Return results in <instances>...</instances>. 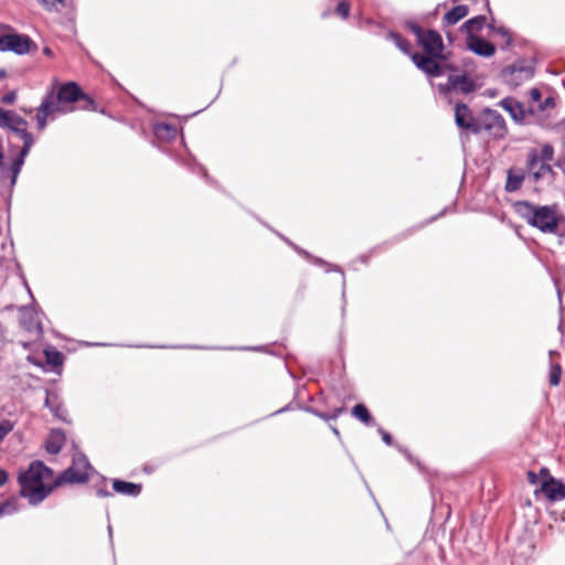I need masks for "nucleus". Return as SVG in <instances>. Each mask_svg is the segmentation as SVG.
<instances>
[{
    "instance_id": "f257e3e1",
    "label": "nucleus",
    "mask_w": 565,
    "mask_h": 565,
    "mask_svg": "<svg viewBox=\"0 0 565 565\" xmlns=\"http://www.w3.org/2000/svg\"><path fill=\"white\" fill-rule=\"evenodd\" d=\"M90 467L86 457L74 459L73 466L66 469L57 479L53 480V471L41 461H33L29 469L21 472L19 483L20 495L26 498L29 503H41L55 487L62 483H82L88 479L87 469Z\"/></svg>"
},
{
    "instance_id": "f03ea898",
    "label": "nucleus",
    "mask_w": 565,
    "mask_h": 565,
    "mask_svg": "<svg viewBox=\"0 0 565 565\" xmlns=\"http://www.w3.org/2000/svg\"><path fill=\"white\" fill-rule=\"evenodd\" d=\"M426 55L415 53L412 55L414 64L433 77L446 75L448 72L457 71V67L447 62L444 54V43L440 34L435 30H423L416 24L411 25Z\"/></svg>"
},
{
    "instance_id": "7ed1b4c3",
    "label": "nucleus",
    "mask_w": 565,
    "mask_h": 565,
    "mask_svg": "<svg viewBox=\"0 0 565 565\" xmlns=\"http://www.w3.org/2000/svg\"><path fill=\"white\" fill-rule=\"evenodd\" d=\"M514 210L529 225L543 233L555 234L558 230L556 205H535L527 201H520L514 204Z\"/></svg>"
},
{
    "instance_id": "20e7f679",
    "label": "nucleus",
    "mask_w": 565,
    "mask_h": 565,
    "mask_svg": "<svg viewBox=\"0 0 565 565\" xmlns=\"http://www.w3.org/2000/svg\"><path fill=\"white\" fill-rule=\"evenodd\" d=\"M44 99H50L52 104L57 107L58 114L71 111L73 108L68 105L81 99L85 102L82 106L83 109H94V100L86 96L74 82L61 85L57 92L52 87L45 95Z\"/></svg>"
},
{
    "instance_id": "39448f33",
    "label": "nucleus",
    "mask_w": 565,
    "mask_h": 565,
    "mask_svg": "<svg viewBox=\"0 0 565 565\" xmlns=\"http://www.w3.org/2000/svg\"><path fill=\"white\" fill-rule=\"evenodd\" d=\"M478 134L487 131L495 138H503L507 127L503 117L495 110L486 109L482 111L477 124Z\"/></svg>"
},
{
    "instance_id": "423d86ee",
    "label": "nucleus",
    "mask_w": 565,
    "mask_h": 565,
    "mask_svg": "<svg viewBox=\"0 0 565 565\" xmlns=\"http://www.w3.org/2000/svg\"><path fill=\"white\" fill-rule=\"evenodd\" d=\"M32 41L28 35L6 34L0 36V51H12L17 54H25L31 49Z\"/></svg>"
},
{
    "instance_id": "0eeeda50",
    "label": "nucleus",
    "mask_w": 565,
    "mask_h": 565,
    "mask_svg": "<svg viewBox=\"0 0 565 565\" xmlns=\"http://www.w3.org/2000/svg\"><path fill=\"white\" fill-rule=\"evenodd\" d=\"M28 127L18 126L17 128H12L11 130L14 131L23 141V146L20 152L21 158L15 159L12 163V183L15 182V179L21 170V167L23 164V158L29 153L34 139L33 136L26 130Z\"/></svg>"
},
{
    "instance_id": "6e6552de",
    "label": "nucleus",
    "mask_w": 565,
    "mask_h": 565,
    "mask_svg": "<svg viewBox=\"0 0 565 565\" xmlns=\"http://www.w3.org/2000/svg\"><path fill=\"white\" fill-rule=\"evenodd\" d=\"M20 327L32 338L38 339L42 333V326L36 312L30 308H21L19 317Z\"/></svg>"
},
{
    "instance_id": "1a4fd4ad",
    "label": "nucleus",
    "mask_w": 565,
    "mask_h": 565,
    "mask_svg": "<svg viewBox=\"0 0 565 565\" xmlns=\"http://www.w3.org/2000/svg\"><path fill=\"white\" fill-rule=\"evenodd\" d=\"M500 106L518 122H526L534 115L533 107L525 108L523 104L511 97L502 99Z\"/></svg>"
},
{
    "instance_id": "9d476101",
    "label": "nucleus",
    "mask_w": 565,
    "mask_h": 565,
    "mask_svg": "<svg viewBox=\"0 0 565 565\" xmlns=\"http://www.w3.org/2000/svg\"><path fill=\"white\" fill-rule=\"evenodd\" d=\"M455 121L456 125L461 128L471 131L472 134H478L476 120L466 104L458 103L455 107Z\"/></svg>"
},
{
    "instance_id": "9b49d317",
    "label": "nucleus",
    "mask_w": 565,
    "mask_h": 565,
    "mask_svg": "<svg viewBox=\"0 0 565 565\" xmlns=\"http://www.w3.org/2000/svg\"><path fill=\"white\" fill-rule=\"evenodd\" d=\"M540 492L544 493L550 501H555L565 498V484L554 477L548 476V479L543 480L541 488L535 490V495Z\"/></svg>"
},
{
    "instance_id": "f8f14e48",
    "label": "nucleus",
    "mask_w": 565,
    "mask_h": 565,
    "mask_svg": "<svg viewBox=\"0 0 565 565\" xmlns=\"http://www.w3.org/2000/svg\"><path fill=\"white\" fill-rule=\"evenodd\" d=\"M467 47L475 54L484 57H490L495 52V47L491 42L475 34L467 36Z\"/></svg>"
},
{
    "instance_id": "ddd939ff",
    "label": "nucleus",
    "mask_w": 565,
    "mask_h": 565,
    "mask_svg": "<svg viewBox=\"0 0 565 565\" xmlns=\"http://www.w3.org/2000/svg\"><path fill=\"white\" fill-rule=\"evenodd\" d=\"M554 158V148L552 145L546 143L540 150L531 149L527 153L526 168H535L540 160L552 161Z\"/></svg>"
},
{
    "instance_id": "4468645a",
    "label": "nucleus",
    "mask_w": 565,
    "mask_h": 565,
    "mask_svg": "<svg viewBox=\"0 0 565 565\" xmlns=\"http://www.w3.org/2000/svg\"><path fill=\"white\" fill-rule=\"evenodd\" d=\"M533 71L529 66L512 65L504 72L507 81L513 85L527 81L532 77Z\"/></svg>"
},
{
    "instance_id": "2eb2a0df",
    "label": "nucleus",
    "mask_w": 565,
    "mask_h": 565,
    "mask_svg": "<svg viewBox=\"0 0 565 565\" xmlns=\"http://www.w3.org/2000/svg\"><path fill=\"white\" fill-rule=\"evenodd\" d=\"M448 72V86L450 89L469 94L475 89V84L468 78L467 75H452Z\"/></svg>"
},
{
    "instance_id": "dca6fc26",
    "label": "nucleus",
    "mask_w": 565,
    "mask_h": 565,
    "mask_svg": "<svg viewBox=\"0 0 565 565\" xmlns=\"http://www.w3.org/2000/svg\"><path fill=\"white\" fill-rule=\"evenodd\" d=\"M57 113V107L52 104L50 99L42 100L40 107L36 113V124L39 130H43L46 127V121L49 117H53Z\"/></svg>"
},
{
    "instance_id": "f3484780",
    "label": "nucleus",
    "mask_w": 565,
    "mask_h": 565,
    "mask_svg": "<svg viewBox=\"0 0 565 565\" xmlns=\"http://www.w3.org/2000/svg\"><path fill=\"white\" fill-rule=\"evenodd\" d=\"M534 182H539L546 177L554 178L555 172L547 161L540 160L535 168H526Z\"/></svg>"
},
{
    "instance_id": "a211bd4d",
    "label": "nucleus",
    "mask_w": 565,
    "mask_h": 565,
    "mask_svg": "<svg viewBox=\"0 0 565 565\" xmlns=\"http://www.w3.org/2000/svg\"><path fill=\"white\" fill-rule=\"evenodd\" d=\"M65 443V435L60 429H53L46 440V450L50 454H58Z\"/></svg>"
},
{
    "instance_id": "6ab92c4d",
    "label": "nucleus",
    "mask_w": 565,
    "mask_h": 565,
    "mask_svg": "<svg viewBox=\"0 0 565 565\" xmlns=\"http://www.w3.org/2000/svg\"><path fill=\"white\" fill-rule=\"evenodd\" d=\"M525 174L521 170L516 169H509L508 175H507V182H505V191L507 192H515L518 191L523 181H524Z\"/></svg>"
},
{
    "instance_id": "aec40b11",
    "label": "nucleus",
    "mask_w": 565,
    "mask_h": 565,
    "mask_svg": "<svg viewBox=\"0 0 565 565\" xmlns=\"http://www.w3.org/2000/svg\"><path fill=\"white\" fill-rule=\"evenodd\" d=\"M469 13V8L465 4L457 6L452 8L450 11H448L444 18L443 21L448 25H454L457 22H459L461 19L467 17Z\"/></svg>"
},
{
    "instance_id": "412c9836",
    "label": "nucleus",
    "mask_w": 565,
    "mask_h": 565,
    "mask_svg": "<svg viewBox=\"0 0 565 565\" xmlns=\"http://www.w3.org/2000/svg\"><path fill=\"white\" fill-rule=\"evenodd\" d=\"M113 489L118 493L127 495H138L141 491V486L132 482L114 480Z\"/></svg>"
},
{
    "instance_id": "4be33fe9",
    "label": "nucleus",
    "mask_w": 565,
    "mask_h": 565,
    "mask_svg": "<svg viewBox=\"0 0 565 565\" xmlns=\"http://www.w3.org/2000/svg\"><path fill=\"white\" fill-rule=\"evenodd\" d=\"M484 23H486V17L478 15V17H475V18L466 21L461 25V30H465L467 32L468 36H470V34H473L475 32H479L483 28Z\"/></svg>"
},
{
    "instance_id": "5701e85b",
    "label": "nucleus",
    "mask_w": 565,
    "mask_h": 565,
    "mask_svg": "<svg viewBox=\"0 0 565 565\" xmlns=\"http://www.w3.org/2000/svg\"><path fill=\"white\" fill-rule=\"evenodd\" d=\"M352 415L360 419L365 425H372L373 424V417L371 416L369 409L364 404H356L352 408Z\"/></svg>"
},
{
    "instance_id": "b1692460",
    "label": "nucleus",
    "mask_w": 565,
    "mask_h": 565,
    "mask_svg": "<svg viewBox=\"0 0 565 565\" xmlns=\"http://www.w3.org/2000/svg\"><path fill=\"white\" fill-rule=\"evenodd\" d=\"M18 126H21V128L28 127V121L24 118L18 116L17 114L10 111L8 116V121L4 127L12 129L17 128Z\"/></svg>"
},
{
    "instance_id": "393cba45",
    "label": "nucleus",
    "mask_w": 565,
    "mask_h": 565,
    "mask_svg": "<svg viewBox=\"0 0 565 565\" xmlns=\"http://www.w3.org/2000/svg\"><path fill=\"white\" fill-rule=\"evenodd\" d=\"M562 366L558 363L552 364L550 372V383L551 385H558L561 381Z\"/></svg>"
},
{
    "instance_id": "a878e982",
    "label": "nucleus",
    "mask_w": 565,
    "mask_h": 565,
    "mask_svg": "<svg viewBox=\"0 0 565 565\" xmlns=\"http://www.w3.org/2000/svg\"><path fill=\"white\" fill-rule=\"evenodd\" d=\"M45 354H46V358H47V362L57 366L60 364H62V360H63V356L60 352L57 351H45Z\"/></svg>"
},
{
    "instance_id": "bb28decb",
    "label": "nucleus",
    "mask_w": 565,
    "mask_h": 565,
    "mask_svg": "<svg viewBox=\"0 0 565 565\" xmlns=\"http://www.w3.org/2000/svg\"><path fill=\"white\" fill-rule=\"evenodd\" d=\"M531 105L529 107L534 108V113L536 111L537 104L542 100V93L537 88H532L530 90Z\"/></svg>"
},
{
    "instance_id": "cd10ccee",
    "label": "nucleus",
    "mask_w": 565,
    "mask_h": 565,
    "mask_svg": "<svg viewBox=\"0 0 565 565\" xmlns=\"http://www.w3.org/2000/svg\"><path fill=\"white\" fill-rule=\"evenodd\" d=\"M13 429V425L10 420H3L0 423V441Z\"/></svg>"
},
{
    "instance_id": "c85d7f7f",
    "label": "nucleus",
    "mask_w": 565,
    "mask_h": 565,
    "mask_svg": "<svg viewBox=\"0 0 565 565\" xmlns=\"http://www.w3.org/2000/svg\"><path fill=\"white\" fill-rule=\"evenodd\" d=\"M337 13L340 14L343 19L349 17L350 4L345 1H341L335 9Z\"/></svg>"
},
{
    "instance_id": "c756f323",
    "label": "nucleus",
    "mask_w": 565,
    "mask_h": 565,
    "mask_svg": "<svg viewBox=\"0 0 565 565\" xmlns=\"http://www.w3.org/2000/svg\"><path fill=\"white\" fill-rule=\"evenodd\" d=\"M555 105L554 99L552 97L545 98L544 102L541 100L540 104H537L536 111H544L548 108H553Z\"/></svg>"
},
{
    "instance_id": "7c9ffc66",
    "label": "nucleus",
    "mask_w": 565,
    "mask_h": 565,
    "mask_svg": "<svg viewBox=\"0 0 565 565\" xmlns=\"http://www.w3.org/2000/svg\"><path fill=\"white\" fill-rule=\"evenodd\" d=\"M15 97H17L15 92H9L6 95H3L2 103L6 105H11L14 103Z\"/></svg>"
},
{
    "instance_id": "2f4dec72",
    "label": "nucleus",
    "mask_w": 565,
    "mask_h": 565,
    "mask_svg": "<svg viewBox=\"0 0 565 565\" xmlns=\"http://www.w3.org/2000/svg\"><path fill=\"white\" fill-rule=\"evenodd\" d=\"M9 110H4L0 107V127H4L8 121Z\"/></svg>"
},
{
    "instance_id": "473e14b6",
    "label": "nucleus",
    "mask_w": 565,
    "mask_h": 565,
    "mask_svg": "<svg viewBox=\"0 0 565 565\" xmlns=\"http://www.w3.org/2000/svg\"><path fill=\"white\" fill-rule=\"evenodd\" d=\"M397 38V45L398 47L404 51L405 53L408 52V43L407 41L403 40L402 38L399 36H396Z\"/></svg>"
},
{
    "instance_id": "72a5a7b5",
    "label": "nucleus",
    "mask_w": 565,
    "mask_h": 565,
    "mask_svg": "<svg viewBox=\"0 0 565 565\" xmlns=\"http://www.w3.org/2000/svg\"><path fill=\"white\" fill-rule=\"evenodd\" d=\"M380 433L382 434L383 441L386 445H392V443H393L392 436L388 433L384 431L383 429H380Z\"/></svg>"
},
{
    "instance_id": "f704fd0d",
    "label": "nucleus",
    "mask_w": 565,
    "mask_h": 565,
    "mask_svg": "<svg viewBox=\"0 0 565 565\" xmlns=\"http://www.w3.org/2000/svg\"><path fill=\"white\" fill-rule=\"evenodd\" d=\"M527 480L531 484H536L539 481V476L533 471H527Z\"/></svg>"
},
{
    "instance_id": "c9c22d12",
    "label": "nucleus",
    "mask_w": 565,
    "mask_h": 565,
    "mask_svg": "<svg viewBox=\"0 0 565 565\" xmlns=\"http://www.w3.org/2000/svg\"><path fill=\"white\" fill-rule=\"evenodd\" d=\"M1 504L6 505V510H12V512H14L17 510V505L13 500H7L6 502H3Z\"/></svg>"
},
{
    "instance_id": "e433bc0d",
    "label": "nucleus",
    "mask_w": 565,
    "mask_h": 565,
    "mask_svg": "<svg viewBox=\"0 0 565 565\" xmlns=\"http://www.w3.org/2000/svg\"><path fill=\"white\" fill-rule=\"evenodd\" d=\"M498 32H499L502 36L507 38V44H510V43H511L512 39H511V36H510L509 32H508L505 29L500 28V29L498 30Z\"/></svg>"
},
{
    "instance_id": "4c0bfd02",
    "label": "nucleus",
    "mask_w": 565,
    "mask_h": 565,
    "mask_svg": "<svg viewBox=\"0 0 565 565\" xmlns=\"http://www.w3.org/2000/svg\"><path fill=\"white\" fill-rule=\"evenodd\" d=\"M8 481V473L0 469V487L3 486Z\"/></svg>"
},
{
    "instance_id": "58836bf2",
    "label": "nucleus",
    "mask_w": 565,
    "mask_h": 565,
    "mask_svg": "<svg viewBox=\"0 0 565 565\" xmlns=\"http://www.w3.org/2000/svg\"><path fill=\"white\" fill-rule=\"evenodd\" d=\"M540 476H541L544 480L548 479V476H551V475H550V470H548L547 468L543 467V468L540 470Z\"/></svg>"
},
{
    "instance_id": "ea45409f",
    "label": "nucleus",
    "mask_w": 565,
    "mask_h": 565,
    "mask_svg": "<svg viewBox=\"0 0 565 565\" xmlns=\"http://www.w3.org/2000/svg\"><path fill=\"white\" fill-rule=\"evenodd\" d=\"M9 513H12V510H6V505L0 504V516Z\"/></svg>"
},
{
    "instance_id": "a19ab883",
    "label": "nucleus",
    "mask_w": 565,
    "mask_h": 565,
    "mask_svg": "<svg viewBox=\"0 0 565 565\" xmlns=\"http://www.w3.org/2000/svg\"><path fill=\"white\" fill-rule=\"evenodd\" d=\"M9 513H12V510H6V505L0 504V516Z\"/></svg>"
},
{
    "instance_id": "79ce46f5",
    "label": "nucleus",
    "mask_w": 565,
    "mask_h": 565,
    "mask_svg": "<svg viewBox=\"0 0 565 565\" xmlns=\"http://www.w3.org/2000/svg\"><path fill=\"white\" fill-rule=\"evenodd\" d=\"M6 328L0 323V340L6 338Z\"/></svg>"
},
{
    "instance_id": "37998d69",
    "label": "nucleus",
    "mask_w": 565,
    "mask_h": 565,
    "mask_svg": "<svg viewBox=\"0 0 565 565\" xmlns=\"http://www.w3.org/2000/svg\"><path fill=\"white\" fill-rule=\"evenodd\" d=\"M43 53L47 56H52L53 52L50 47H44Z\"/></svg>"
},
{
    "instance_id": "c03bdc74",
    "label": "nucleus",
    "mask_w": 565,
    "mask_h": 565,
    "mask_svg": "<svg viewBox=\"0 0 565 565\" xmlns=\"http://www.w3.org/2000/svg\"><path fill=\"white\" fill-rule=\"evenodd\" d=\"M3 159H4V156H3L2 150L0 149V168L3 167Z\"/></svg>"
},
{
    "instance_id": "a18cd8bd",
    "label": "nucleus",
    "mask_w": 565,
    "mask_h": 565,
    "mask_svg": "<svg viewBox=\"0 0 565 565\" xmlns=\"http://www.w3.org/2000/svg\"><path fill=\"white\" fill-rule=\"evenodd\" d=\"M98 494H99V495H102V497H106V495H108V492H107V491L99 490V491H98Z\"/></svg>"
},
{
    "instance_id": "49530a36",
    "label": "nucleus",
    "mask_w": 565,
    "mask_h": 565,
    "mask_svg": "<svg viewBox=\"0 0 565 565\" xmlns=\"http://www.w3.org/2000/svg\"><path fill=\"white\" fill-rule=\"evenodd\" d=\"M39 1H40V2H42V3H43V4H45V6H49L47 0H39Z\"/></svg>"
},
{
    "instance_id": "de8ad7c7",
    "label": "nucleus",
    "mask_w": 565,
    "mask_h": 565,
    "mask_svg": "<svg viewBox=\"0 0 565 565\" xmlns=\"http://www.w3.org/2000/svg\"><path fill=\"white\" fill-rule=\"evenodd\" d=\"M4 76V72L0 71V78Z\"/></svg>"
}]
</instances>
